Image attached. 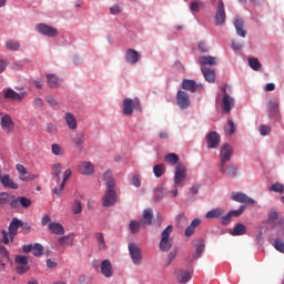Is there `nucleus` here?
<instances>
[{
    "mask_svg": "<svg viewBox=\"0 0 284 284\" xmlns=\"http://www.w3.org/2000/svg\"><path fill=\"white\" fill-rule=\"evenodd\" d=\"M143 221L146 225H152V219H154V214L152 213V209H146L143 212Z\"/></svg>",
    "mask_w": 284,
    "mask_h": 284,
    "instance_id": "nucleus-42",
    "label": "nucleus"
},
{
    "mask_svg": "<svg viewBox=\"0 0 284 284\" xmlns=\"http://www.w3.org/2000/svg\"><path fill=\"white\" fill-rule=\"evenodd\" d=\"M187 176V172L185 171L184 164H176L175 166V175H174V183L179 185L183 183L184 179Z\"/></svg>",
    "mask_w": 284,
    "mask_h": 284,
    "instance_id": "nucleus-17",
    "label": "nucleus"
},
{
    "mask_svg": "<svg viewBox=\"0 0 284 284\" xmlns=\"http://www.w3.org/2000/svg\"><path fill=\"white\" fill-rule=\"evenodd\" d=\"M123 114L124 116H132L134 110H141V101L138 98H126L123 101Z\"/></svg>",
    "mask_w": 284,
    "mask_h": 284,
    "instance_id": "nucleus-3",
    "label": "nucleus"
},
{
    "mask_svg": "<svg viewBox=\"0 0 284 284\" xmlns=\"http://www.w3.org/2000/svg\"><path fill=\"white\" fill-rule=\"evenodd\" d=\"M176 101L181 110H187L190 108V94L187 92L178 91Z\"/></svg>",
    "mask_w": 284,
    "mask_h": 284,
    "instance_id": "nucleus-12",
    "label": "nucleus"
},
{
    "mask_svg": "<svg viewBox=\"0 0 284 284\" xmlns=\"http://www.w3.org/2000/svg\"><path fill=\"white\" fill-rule=\"evenodd\" d=\"M53 175L55 176L57 183H61V172L63 170V166H61L60 163L52 165Z\"/></svg>",
    "mask_w": 284,
    "mask_h": 284,
    "instance_id": "nucleus-41",
    "label": "nucleus"
},
{
    "mask_svg": "<svg viewBox=\"0 0 284 284\" xmlns=\"http://www.w3.org/2000/svg\"><path fill=\"white\" fill-rule=\"evenodd\" d=\"M201 71L207 83H214L216 81V71L214 69L201 67Z\"/></svg>",
    "mask_w": 284,
    "mask_h": 284,
    "instance_id": "nucleus-20",
    "label": "nucleus"
},
{
    "mask_svg": "<svg viewBox=\"0 0 284 284\" xmlns=\"http://www.w3.org/2000/svg\"><path fill=\"white\" fill-rule=\"evenodd\" d=\"M271 192H276L277 194H283L284 186L281 183H274L272 186H270Z\"/></svg>",
    "mask_w": 284,
    "mask_h": 284,
    "instance_id": "nucleus-51",
    "label": "nucleus"
},
{
    "mask_svg": "<svg viewBox=\"0 0 284 284\" xmlns=\"http://www.w3.org/2000/svg\"><path fill=\"white\" fill-rule=\"evenodd\" d=\"M0 128L6 132V134L14 133V120L10 114H4L0 119Z\"/></svg>",
    "mask_w": 284,
    "mask_h": 284,
    "instance_id": "nucleus-5",
    "label": "nucleus"
},
{
    "mask_svg": "<svg viewBox=\"0 0 284 284\" xmlns=\"http://www.w3.org/2000/svg\"><path fill=\"white\" fill-rule=\"evenodd\" d=\"M14 261L17 265H28V256L26 255H17Z\"/></svg>",
    "mask_w": 284,
    "mask_h": 284,
    "instance_id": "nucleus-58",
    "label": "nucleus"
},
{
    "mask_svg": "<svg viewBox=\"0 0 284 284\" xmlns=\"http://www.w3.org/2000/svg\"><path fill=\"white\" fill-rule=\"evenodd\" d=\"M28 97V91L22 90L19 93L12 89H7L4 92V99H10L11 101H23Z\"/></svg>",
    "mask_w": 284,
    "mask_h": 284,
    "instance_id": "nucleus-10",
    "label": "nucleus"
},
{
    "mask_svg": "<svg viewBox=\"0 0 284 284\" xmlns=\"http://www.w3.org/2000/svg\"><path fill=\"white\" fill-rule=\"evenodd\" d=\"M221 92L224 94L222 100L223 110L224 112H231L232 108H234V98L231 97L232 88L227 84H224L221 88Z\"/></svg>",
    "mask_w": 284,
    "mask_h": 284,
    "instance_id": "nucleus-2",
    "label": "nucleus"
},
{
    "mask_svg": "<svg viewBox=\"0 0 284 284\" xmlns=\"http://www.w3.org/2000/svg\"><path fill=\"white\" fill-rule=\"evenodd\" d=\"M225 133L229 134V136H232L234 132H236V124H234V121L229 120L227 121V126H225Z\"/></svg>",
    "mask_w": 284,
    "mask_h": 284,
    "instance_id": "nucleus-44",
    "label": "nucleus"
},
{
    "mask_svg": "<svg viewBox=\"0 0 284 284\" xmlns=\"http://www.w3.org/2000/svg\"><path fill=\"white\" fill-rule=\"evenodd\" d=\"M194 247H195V254L193 256V258H201V254H203V250H205V242L203 240H197L194 243Z\"/></svg>",
    "mask_w": 284,
    "mask_h": 284,
    "instance_id": "nucleus-30",
    "label": "nucleus"
},
{
    "mask_svg": "<svg viewBox=\"0 0 284 284\" xmlns=\"http://www.w3.org/2000/svg\"><path fill=\"white\" fill-rule=\"evenodd\" d=\"M129 254L134 265H141V261H143V253L136 243L129 244Z\"/></svg>",
    "mask_w": 284,
    "mask_h": 284,
    "instance_id": "nucleus-4",
    "label": "nucleus"
},
{
    "mask_svg": "<svg viewBox=\"0 0 284 284\" xmlns=\"http://www.w3.org/2000/svg\"><path fill=\"white\" fill-rule=\"evenodd\" d=\"M16 170L19 174V179L20 181H32V179L26 176V174H28V169H26V166H23V164H17L16 165Z\"/></svg>",
    "mask_w": 284,
    "mask_h": 284,
    "instance_id": "nucleus-32",
    "label": "nucleus"
},
{
    "mask_svg": "<svg viewBox=\"0 0 284 284\" xmlns=\"http://www.w3.org/2000/svg\"><path fill=\"white\" fill-rule=\"evenodd\" d=\"M232 160V146L230 144H224L220 150V161L222 165V170L229 161Z\"/></svg>",
    "mask_w": 284,
    "mask_h": 284,
    "instance_id": "nucleus-9",
    "label": "nucleus"
},
{
    "mask_svg": "<svg viewBox=\"0 0 284 284\" xmlns=\"http://www.w3.org/2000/svg\"><path fill=\"white\" fill-rule=\"evenodd\" d=\"M172 225H168L161 233L160 240V250L161 252H170L172 250V239H170V234H172Z\"/></svg>",
    "mask_w": 284,
    "mask_h": 284,
    "instance_id": "nucleus-1",
    "label": "nucleus"
},
{
    "mask_svg": "<svg viewBox=\"0 0 284 284\" xmlns=\"http://www.w3.org/2000/svg\"><path fill=\"white\" fill-rule=\"evenodd\" d=\"M51 150H52V154H54L55 156H63L65 152L63 148L59 144H52Z\"/></svg>",
    "mask_w": 284,
    "mask_h": 284,
    "instance_id": "nucleus-48",
    "label": "nucleus"
},
{
    "mask_svg": "<svg viewBox=\"0 0 284 284\" xmlns=\"http://www.w3.org/2000/svg\"><path fill=\"white\" fill-rule=\"evenodd\" d=\"M274 247H275V250H277V252H282L284 254V243H283V240H281V239L275 240Z\"/></svg>",
    "mask_w": 284,
    "mask_h": 284,
    "instance_id": "nucleus-59",
    "label": "nucleus"
},
{
    "mask_svg": "<svg viewBox=\"0 0 284 284\" xmlns=\"http://www.w3.org/2000/svg\"><path fill=\"white\" fill-rule=\"evenodd\" d=\"M197 88H203V85L196 84L194 80H183L182 82V89L186 90L187 92H196Z\"/></svg>",
    "mask_w": 284,
    "mask_h": 284,
    "instance_id": "nucleus-25",
    "label": "nucleus"
},
{
    "mask_svg": "<svg viewBox=\"0 0 284 284\" xmlns=\"http://www.w3.org/2000/svg\"><path fill=\"white\" fill-rule=\"evenodd\" d=\"M103 207H112L116 205V191H105L102 199Z\"/></svg>",
    "mask_w": 284,
    "mask_h": 284,
    "instance_id": "nucleus-13",
    "label": "nucleus"
},
{
    "mask_svg": "<svg viewBox=\"0 0 284 284\" xmlns=\"http://www.w3.org/2000/svg\"><path fill=\"white\" fill-rule=\"evenodd\" d=\"M47 79L49 88H59V84L61 83V79H59V77L55 74H47Z\"/></svg>",
    "mask_w": 284,
    "mask_h": 284,
    "instance_id": "nucleus-36",
    "label": "nucleus"
},
{
    "mask_svg": "<svg viewBox=\"0 0 284 284\" xmlns=\"http://www.w3.org/2000/svg\"><path fill=\"white\" fill-rule=\"evenodd\" d=\"M131 234H139L141 232V223L136 220H132L129 224Z\"/></svg>",
    "mask_w": 284,
    "mask_h": 284,
    "instance_id": "nucleus-40",
    "label": "nucleus"
},
{
    "mask_svg": "<svg viewBox=\"0 0 284 284\" xmlns=\"http://www.w3.org/2000/svg\"><path fill=\"white\" fill-rule=\"evenodd\" d=\"M199 63L202 65H216V57L202 55L199 58Z\"/></svg>",
    "mask_w": 284,
    "mask_h": 284,
    "instance_id": "nucleus-33",
    "label": "nucleus"
},
{
    "mask_svg": "<svg viewBox=\"0 0 284 284\" xmlns=\"http://www.w3.org/2000/svg\"><path fill=\"white\" fill-rule=\"evenodd\" d=\"M126 63L130 65H134V63H139V59H141V54L134 49H129L125 54Z\"/></svg>",
    "mask_w": 284,
    "mask_h": 284,
    "instance_id": "nucleus-22",
    "label": "nucleus"
},
{
    "mask_svg": "<svg viewBox=\"0 0 284 284\" xmlns=\"http://www.w3.org/2000/svg\"><path fill=\"white\" fill-rule=\"evenodd\" d=\"M59 185L53 189V194L57 196H63V190L65 189V184L62 182L58 183Z\"/></svg>",
    "mask_w": 284,
    "mask_h": 284,
    "instance_id": "nucleus-56",
    "label": "nucleus"
},
{
    "mask_svg": "<svg viewBox=\"0 0 284 284\" xmlns=\"http://www.w3.org/2000/svg\"><path fill=\"white\" fill-rule=\"evenodd\" d=\"M0 183L9 190H19V185L10 178V174L2 175Z\"/></svg>",
    "mask_w": 284,
    "mask_h": 284,
    "instance_id": "nucleus-21",
    "label": "nucleus"
},
{
    "mask_svg": "<svg viewBox=\"0 0 284 284\" xmlns=\"http://www.w3.org/2000/svg\"><path fill=\"white\" fill-rule=\"evenodd\" d=\"M19 227H23V222L14 217L9 224L10 241H14V236L19 234Z\"/></svg>",
    "mask_w": 284,
    "mask_h": 284,
    "instance_id": "nucleus-16",
    "label": "nucleus"
},
{
    "mask_svg": "<svg viewBox=\"0 0 284 284\" xmlns=\"http://www.w3.org/2000/svg\"><path fill=\"white\" fill-rule=\"evenodd\" d=\"M100 271L104 278H112V276H114V268L112 267L110 260H104L101 262Z\"/></svg>",
    "mask_w": 284,
    "mask_h": 284,
    "instance_id": "nucleus-15",
    "label": "nucleus"
},
{
    "mask_svg": "<svg viewBox=\"0 0 284 284\" xmlns=\"http://www.w3.org/2000/svg\"><path fill=\"white\" fill-rule=\"evenodd\" d=\"M176 225L178 227H185V225H187V217L185 216V214H180L176 216Z\"/></svg>",
    "mask_w": 284,
    "mask_h": 284,
    "instance_id": "nucleus-45",
    "label": "nucleus"
},
{
    "mask_svg": "<svg viewBox=\"0 0 284 284\" xmlns=\"http://www.w3.org/2000/svg\"><path fill=\"white\" fill-rule=\"evenodd\" d=\"M204 6H205V3H203V1H201V0L193 1V2H191L190 10H191V12H199V10L201 8H203Z\"/></svg>",
    "mask_w": 284,
    "mask_h": 284,
    "instance_id": "nucleus-46",
    "label": "nucleus"
},
{
    "mask_svg": "<svg viewBox=\"0 0 284 284\" xmlns=\"http://www.w3.org/2000/svg\"><path fill=\"white\" fill-rule=\"evenodd\" d=\"M153 174L156 179H161L165 174V164H156L153 166Z\"/></svg>",
    "mask_w": 284,
    "mask_h": 284,
    "instance_id": "nucleus-39",
    "label": "nucleus"
},
{
    "mask_svg": "<svg viewBox=\"0 0 284 284\" xmlns=\"http://www.w3.org/2000/svg\"><path fill=\"white\" fill-rule=\"evenodd\" d=\"M231 234L232 236H243L244 234H247V226L242 223H239L237 225H235Z\"/></svg>",
    "mask_w": 284,
    "mask_h": 284,
    "instance_id": "nucleus-34",
    "label": "nucleus"
},
{
    "mask_svg": "<svg viewBox=\"0 0 284 284\" xmlns=\"http://www.w3.org/2000/svg\"><path fill=\"white\" fill-rule=\"evenodd\" d=\"M243 19L236 17L234 19V27H235V30H236V34H239V37H247V31H245V29H243Z\"/></svg>",
    "mask_w": 284,
    "mask_h": 284,
    "instance_id": "nucleus-26",
    "label": "nucleus"
},
{
    "mask_svg": "<svg viewBox=\"0 0 284 284\" xmlns=\"http://www.w3.org/2000/svg\"><path fill=\"white\" fill-rule=\"evenodd\" d=\"M8 263H10V252L0 242V271H6Z\"/></svg>",
    "mask_w": 284,
    "mask_h": 284,
    "instance_id": "nucleus-18",
    "label": "nucleus"
},
{
    "mask_svg": "<svg viewBox=\"0 0 284 284\" xmlns=\"http://www.w3.org/2000/svg\"><path fill=\"white\" fill-rule=\"evenodd\" d=\"M278 108H280L278 100L268 101L267 112H268V116H271V119H276V116H278V114H280Z\"/></svg>",
    "mask_w": 284,
    "mask_h": 284,
    "instance_id": "nucleus-19",
    "label": "nucleus"
},
{
    "mask_svg": "<svg viewBox=\"0 0 284 284\" xmlns=\"http://www.w3.org/2000/svg\"><path fill=\"white\" fill-rule=\"evenodd\" d=\"M248 65L250 68H252V70H255L256 72L261 70V62L256 58L248 59Z\"/></svg>",
    "mask_w": 284,
    "mask_h": 284,
    "instance_id": "nucleus-47",
    "label": "nucleus"
},
{
    "mask_svg": "<svg viewBox=\"0 0 284 284\" xmlns=\"http://www.w3.org/2000/svg\"><path fill=\"white\" fill-rule=\"evenodd\" d=\"M232 201H235L236 203H244V205H254L256 201L254 199L247 196V194L242 192H233L231 193Z\"/></svg>",
    "mask_w": 284,
    "mask_h": 284,
    "instance_id": "nucleus-7",
    "label": "nucleus"
},
{
    "mask_svg": "<svg viewBox=\"0 0 284 284\" xmlns=\"http://www.w3.org/2000/svg\"><path fill=\"white\" fill-rule=\"evenodd\" d=\"M180 283L185 284L187 283V281H190L191 276H190V272L187 271H180Z\"/></svg>",
    "mask_w": 284,
    "mask_h": 284,
    "instance_id": "nucleus-57",
    "label": "nucleus"
},
{
    "mask_svg": "<svg viewBox=\"0 0 284 284\" xmlns=\"http://www.w3.org/2000/svg\"><path fill=\"white\" fill-rule=\"evenodd\" d=\"M206 143L209 150H214L221 145V135L216 131H211L206 134Z\"/></svg>",
    "mask_w": 284,
    "mask_h": 284,
    "instance_id": "nucleus-8",
    "label": "nucleus"
},
{
    "mask_svg": "<svg viewBox=\"0 0 284 284\" xmlns=\"http://www.w3.org/2000/svg\"><path fill=\"white\" fill-rule=\"evenodd\" d=\"M45 101L49 103L51 108H59V102L57 101V99H54V97L48 95L45 98Z\"/></svg>",
    "mask_w": 284,
    "mask_h": 284,
    "instance_id": "nucleus-61",
    "label": "nucleus"
},
{
    "mask_svg": "<svg viewBox=\"0 0 284 284\" xmlns=\"http://www.w3.org/2000/svg\"><path fill=\"white\" fill-rule=\"evenodd\" d=\"M59 245H69L72 246L73 240L72 236L67 235V236H62L58 240Z\"/></svg>",
    "mask_w": 284,
    "mask_h": 284,
    "instance_id": "nucleus-49",
    "label": "nucleus"
},
{
    "mask_svg": "<svg viewBox=\"0 0 284 284\" xmlns=\"http://www.w3.org/2000/svg\"><path fill=\"white\" fill-rule=\"evenodd\" d=\"M245 212V206H240L239 210H234V211H230L229 213L231 214V217L232 216H241V214H243Z\"/></svg>",
    "mask_w": 284,
    "mask_h": 284,
    "instance_id": "nucleus-64",
    "label": "nucleus"
},
{
    "mask_svg": "<svg viewBox=\"0 0 284 284\" xmlns=\"http://www.w3.org/2000/svg\"><path fill=\"white\" fill-rule=\"evenodd\" d=\"M48 227L52 234H58L59 236L65 234V229H63L61 223L51 222L49 223Z\"/></svg>",
    "mask_w": 284,
    "mask_h": 284,
    "instance_id": "nucleus-28",
    "label": "nucleus"
},
{
    "mask_svg": "<svg viewBox=\"0 0 284 284\" xmlns=\"http://www.w3.org/2000/svg\"><path fill=\"white\" fill-rule=\"evenodd\" d=\"M199 225H201V221L199 219L193 220L191 225L185 230V236H192Z\"/></svg>",
    "mask_w": 284,
    "mask_h": 284,
    "instance_id": "nucleus-37",
    "label": "nucleus"
},
{
    "mask_svg": "<svg viewBox=\"0 0 284 284\" xmlns=\"http://www.w3.org/2000/svg\"><path fill=\"white\" fill-rule=\"evenodd\" d=\"M220 172L221 174H225L226 176H231V179H234V176L239 174V169L234 164H231L227 168H225V165L223 166L222 164L220 165Z\"/></svg>",
    "mask_w": 284,
    "mask_h": 284,
    "instance_id": "nucleus-23",
    "label": "nucleus"
},
{
    "mask_svg": "<svg viewBox=\"0 0 284 284\" xmlns=\"http://www.w3.org/2000/svg\"><path fill=\"white\" fill-rule=\"evenodd\" d=\"M64 121H65L69 130H77L78 122H77V118L74 116V114H72L70 112L65 113Z\"/></svg>",
    "mask_w": 284,
    "mask_h": 284,
    "instance_id": "nucleus-27",
    "label": "nucleus"
},
{
    "mask_svg": "<svg viewBox=\"0 0 284 284\" xmlns=\"http://www.w3.org/2000/svg\"><path fill=\"white\" fill-rule=\"evenodd\" d=\"M225 214V211L221 207L213 209L205 214V219H221Z\"/></svg>",
    "mask_w": 284,
    "mask_h": 284,
    "instance_id": "nucleus-31",
    "label": "nucleus"
},
{
    "mask_svg": "<svg viewBox=\"0 0 284 284\" xmlns=\"http://www.w3.org/2000/svg\"><path fill=\"white\" fill-rule=\"evenodd\" d=\"M258 132L262 136H267L272 132V126L262 124L258 128Z\"/></svg>",
    "mask_w": 284,
    "mask_h": 284,
    "instance_id": "nucleus-50",
    "label": "nucleus"
},
{
    "mask_svg": "<svg viewBox=\"0 0 284 284\" xmlns=\"http://www.w3.org/2000/svg\"><path fill=\"white\" fill-rule=\"evenodd\" d=\"M105 186H106V192H114V187H116V182L114 181V179L109 180L105 182Z\"/></svg>",
    "mask_w": 284,
    "mask_h": 284,
    "instance_id": "nucleus-62",
    "label": "nucleus"
},
{
    "mask_svg": "<svg viewBox=\"0 0 284 284\" xmlns=\"http://www.w3.org/2000/svg\"><path fill=\"white\" fill-rule=\"evenodd\" d=\"M4 47L7 50H10L12 52H17V50H19V48H21V44H19L18 41L14 40H7L4 42Z\"/></svg>",
    "mask_w": 284,
    "mask_h": 284,
    "instance_id": "nucleus-38",
    "label": "nucleus"
},
{
    "mask_svg": "<svg viewBox=\"0 0 284 284\" xmlns=\"http://www.w3.org/2000/svg\"><path fill=\"white\" fill-rule=\"evenodd\" d=\"M164 161L171 165H176V163H179V155L175 153H169L164 156Z\"/></svg>",
    "mask_w": 284,
    "mask_h": 284,
    "instance_id": "nucleus-43",
    "label": "nucleus"
},
{
    "mask_svg": "<svg viewBox=\"0 0 284 284\" xmlns=\"http://www.w3.org/2000/svg\"><path fill=\"white\" fill-rule=\"evenodd\" d=\"M37 30L40 34H43L44 37H57V34H59V30L45 23L38 24Z\"/></svg>",
    "mask_w": 284,
    "mask_h": 284,
    "instance_id": "nucleus-14",
    "label": "nucleus"
},
{
    "mask_svg": "<svg viewBox=\"0 0 284 284\" xmlns=\"http://www.w3.org/2000/svg\"><path fill=\"white\" fill-rule=\"evenodd\" d=\"M165 196H168V192L165 191V189H155L153 193V201L154 203H159V201H162V199H165Z\"/></svg>",
    "mask_w": 284,
    "mask_h": 284,
    "instance_id": "nucleus-35",
    "label": "nucleus"
},
{
    "mask_svg": "<svg viewBox=\"0 0 284 284\" xmlns=\"http://www.w3.org/2000/svg\"><path fill=\"white\" fill-rule=\"evenodd\" d=\"M43 255V245L36 243L33 245V256H42Z\"/></svg>",
    "mask_w": 284,
    "mask_h": 284,
    "instance_id": "nucleus-53",
    "label": "nucleus"
},
{
    "mask_svg": "<svg viewBox=\"0 0 284 284\" xmlns=\"http://www.w3.org/2000/svg\"><path fill=\"white\" fill-rule=\"evenodd\" d=\"M82 211H83V206L81 205V201L75 200L72 206L73 214H81Z\"/></svg>",
    "mask_w": 284,
    "mask_h": 284,
    "instance_id": "nucleus-54",
    "label": "nucleus"
},
{
    "mask_svg": "<svg viewBox=\"0 0 284 284\" xmlns=\"http://www.w3.org/2000/svg\"><path fill=\"white\" fill-rule=\"evenodd\" d=\"M78 172L82 176H92L94 174V165L92 162L83 161L78 164Z\"/></svg>",
    "mask_w": 284,
    "mask_h": 284,
    "instance_id": "nucleus-11",
    "label": "nucleus"
},
{
    "mask_svg": "<svg viewBox=\"0 0 284 284\" xmlns=\"http://www.w3.org/2000/svg\"><path fill=\"white\" fill-rule=\"evenodd\" d=\"M8 199H10V193L1 192L0 193V205H6V203H8Z\"/></svg>",
    "mask_w": 284,
    "mask_h": 284,
    "instance_id": "nucleus-63",
    "label": "nucleus"
},
{
    "mask_svg": "<svg viewBox=\"0 0 284 284\" xmlns=\"http://www.w3.org/2000/svg\"><path fill=\"white\" fill-rule=\"evenodd\" d=\"M225 19H227L225 13V3H223V0H220L215 11V26H223V23H225Z\"/></svg>",
    "mask_w": 284,
    "mask_h": 284,
    "instance_id": "nucleus-6",
    "label": "nucleus"
},
{
    "mask_svg": "<svg viewBox=\"0 0 284 284\" xmlns=\"http://www.w3.org/2000/svg\"><path fill=\"white\" fill-rule=\"evenodd\" d=\"M18 201L22 207H30L32 205V201L26 196H18Z\"/></svg>",
    "mask_w": 284,
    "mask_h": 284,
    "instance_id": "nucleus-52",
    "label": "nucleus"
},
{
    "mask_svg": "<svg viewBox=\"0 0 284 284\" xmlns=\"http://www.w3.org/2000/svg\"><path fill=\"white\" fill-rule=\"evenodd\" d=\"M72 143L79 149L83 150V143H85V133L83 132H77L72 138H71Z\"/></svg>",
    "mask_w": 284,
    "mask_h": 284,
    "instance_id": "nucleus-24",
    "label": "nucleus"
},
{
    "mask_svg": "<svg viewBox=\"0 0 284 284\" xmlns=\"http://www.w3.org/2000/svg\"><path fill=\"white\" fill-rule=\"evenodd\" d=\"M1 234H2V243L4 245H8L10 243V241H12V240H10V231L8 232L6 230H2Z\"/></svg>",
    "mask_w": 284,
    "mask_h": 284,
    "instance_id": "nucleus-60",
    "label": "nucleus"
},
{
    "mask_svg": "<svg viewBox=\"0 0 284 284\" xmlns=\"http://www.w3.org/2000/svg\"><path fill=\"white\" fill-rule=\"evenodd\" d=\"M94 239L98 243V250L100 252H104V250H108V245L105 244V237L103 236V233H95Z\"/></svg>",
    "mask_w": 284,
    "mask_h": 284,
    "instance_id": "nucleus-29",
    "label": "nucleus"
},
{
    "mask_svg": "<svg viewBox=\"0 0 284 284\" xmlns=\"http://www.w3.org/2000/svg\"><path fill=\"white\" fill-rule=\"evenodd\" d=\"M28 270H30V265H28V264H17V266H16V272L18 274H26V272H28Z\"/></svg>",
    "mask_w": 284,
    "mask_h": 284,
    "instance_id": "nucleus-55",
    "label": "nucleus"
}]
</instances>
